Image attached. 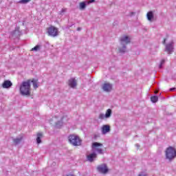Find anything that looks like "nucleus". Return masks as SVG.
Returning <instances> with one entry per match:
<instances>
[{
    "label": "nucleus",
    "instance_id": "obj_1",
    "mask_svg": "<svg viewBox=\"0 0 176 176\" xmlns=\"http://www.w3.org/2000/svg\"><path fill=\"white\" fill-rule=\"evenodd\" d=\"M20 93L22 96L31 95V80L23 81L20 86Z\"/></svg>",
    "mask_w": 176,
    "mask_h": 176
},
{
    "label": "nucleus",
    "instance_id": "obj_2",
    "mask_svg": "<svg viewBox=\"0 0 176 176\" xmlns=\"http://www.w3.org/2000/svg\"><path fill=\"white\" fill-rule=\"evenodd\" d=\"M68 139L70 144H72V145H74V146H79V145H80L82 142V140H80V138H79L78 135H69Z\"/></svg>",
    "mask_w": 176,
    "mask_h": 176
},
{
    "label": "nucleus",
    "instance_id": "obj_3",
    "mask_svg": "<svg viewBox=\"0 0 176 176\" xmlns=\"http://www.w3.org/2000/svg\"><path fill=\"white\" fill-rule=\"evenodd\" d=\"M166 158L168 160H173L176 157V150L173 146H169L165 151Z\"/></svg>",
    "mask_w": 176,
    "mask_h": 176
},
{
    "label": "nucleus",
    "instance_id": "obj_4",
    "mask_svg": "<svg viewBox=\"0 0 176 176\" xmlns=\"http://www.w3.org/2000/svg\"><path fill=\"white\" fill-rule=\"evenodd\" d=\"M47 32L50 36L54 37L58 36V29L53 25L47 28Z\"/></svg>",
    "mask_w": 176,
    "mask_h": 176
},
{
    "label": "nucleus",
    "instance_id": "obj_5",
    "mask_svg": "<svg viewBox=\"0 0 176 176\" xmlns=\"http://www.w3.org/2000/svg\"><path fill=\"white\" fill-rule=\"evenodd\" d=\"M102 146H104V145L101 143L94 142L92 144V149H94V151H96V152L99 153L100 155L103 153Z\"/></svg>",
    "mask_w": 176,
    "mask_h": 176
},
{
    "label": "nucleus",
    "instance_id": "obj_6",
    "mask_svg": "<svg viewBox=\"0 0 176 176\" xmlns=\"http://www.w3.org/2000/svg\"><path fill=\"white\" fill-rule=\"evenodd\" d=\"M97 170L98 171H99V173H101L102 174H107V173L109 171V169H108V166L105 164H102L99 165L97 167Z\"/></svg>",
    "mask_w": 176,
    "mask_h": 176
},
{
    "label": "nucleus",
    "instance_id": "obj_7",
    "mask_svg": "<svg viewBox=\"0 0 176 176\" xmlns=\"http://www.w3.org/2000/svg\"><path fill=\"white\" fill-rule=\"evenodd\" d=\"M12 86H13V83H12V81L8 80H5L2 84L3 89H10Z\"/></svg>",
    "mask_w": 176,
    "mask_h": 176
},
{
    "label": "nucleus",
    "instance_id": "obj_8",
    "mask_svg": "<svg viewBox=\"0 0 176 176\" xmlns=\"http://www.w3.org/2000/svg\"><path fill=\"white\" fill-rule=\"evenodd\" d=\"M120 42L122 45L124 43H125V45H129V43H130V38H129L128 36H124L120 38Z\"/></svg>",
    "mask_w": 176,
    "mask_h": 176
},
{
    "label": "nucleus",
    "instance_id": "obj_9",
    "mask_svg": "<svg viewBox=\"0 0 176 176\" xmlns=\"http://www.w3.org/2000/svg\"><path fill=\"white\" fill-rule=\"evenodd\" d=\"M97 158V154L96 153H91L87 155V159L88 162H94V159Z\"/></svg>",
    "mask_w": 176,
    "mask_h": 176
},
{
    "label": "nucleus",
    "instance_id": "obj_10",
    "mask_svg": "<svg viewBox=\"0 0 176 176\" xmlns=\"http://www.w3.org/2000/svg\"><path fill=\"white\" fill-rule=\"evenodd\" d=\"M68 85L72 89L76 87V85H77L76 80L75 78H70L68 81Z\"/></svg>",
    "mask_w": 176,
    "mask_h": 176
},
{
    "label": "nucleus",
    "instance_id": "obj_11",
    "mask_svg": "<svg viewBox=\"0 0 176 176\" xmlns=\"http://www.w3.org/2000/svg\"><path fill=\"white\" fill-rule=\"evenodd\" d=\"M102 89L104 91H111L112 90V85L105 82L102 86Z\"/></svg>",
    "mask_w": 176,
    "mask_h": 176
},
{
    "label": "nucleus",
    "instance_id": "obj_12",
    "mask_svg": "<svg viewBox=\"0 0 176 176\" xmlns=\"http://www.w3.org/2000/svg\"><path fill=\"white\" fill-rule=\"evenodd\" d=\"M111 131V126L109 125H103L102 127V134H107V133H109Z\"/></svg>",
    "mask_w": 176,
    "mask_h": 176
},
{
    "label": "nucleus",
    "instance_id": "obj_13",
    "mask_svg": "<svg viewBox=\"0 0 176 176\" xmlns=\"http://www.w3.org/2000/svg\"><path fill=\"white\" fill-rule=\"evenodd\" d=\"M173 49L174 47L173 45V43H169L166 45V51L167 52V53H168V54H171Z\"/></svg>",
    "mask_w": 176,
    "mask_h": 176
},
{
    "label": "nucleus",
    "instance_id": "obj_14",
    "mask_svg": "<svg viewBox=\"0 0 176 176\" xmlns=\"http://www.w3.org/2000/svg\"><path fill=\"white\" fill-rule=\"evenodd\" d=\"M33 83L34 89H38V79L33 78L30 80V83Z\"/></svg>",
    "mask_w": 176,
    "mask_h": 176
},
{
    "label": "nucleus",
    "instance_id": "obj_15",
    "mask_svg": "<svg viewBox=\"0 0 176 176\" xmlns=\"http://www.w3.org/2000/svg\"><path fill=\"white\" fill-rule=\"evenodd\" d=\"M43 137V134L41 133H37V138H36L37 144H41V142H42V140H41V138H42Z\"/></svg>",
    "mask_w": 176,
    "mask_h": 176
},
{
    "label": "nucleus",
    "instance_id": "obj_16",
    "mask_svg": "<svg viewBox=\"0 0 176 176\" xmlns=\"http://www.w3.org/2000/svg\"><path fill=\"white\" fill-rule=\"evenodd\" d=\"M153 17V12L152 11H150L147 13V19L148 21H151Z\"/></svg>",
    "mask_w": 176,
    "mask_h": 176
},
{
    "label": "nucleus",
    "instance_id": "obj_17",
    "mask_svg": "<svg viewBox=\"0 0 176 176\" xmlns=\"http://www.w3.org/2000/svg\"><path fill=\"white\" fill-rule=\"evenodd\" d=\"M112 115V110L110 109H107L105 113V118H109Z\"/></svg>",
    "mask_w": 176,
    "mask_h": 176
},
{
    "label": "nucleus",
    "instance_id": "obj_18",
    "mask_svg": "<svg viewBox=\"0 0 176 176\" xmlns=\"http://www.w3.org/2000/svg\"><path fill=\"white\" fill-rule=\"evenodd\" d=\"M22 140H23V137H21L20 138L14 139L13 141L15 145H17V144H20V142H21Z\"/></svg>",
    "mask_w": 176,
    "mask_h": 176
},
{
    "label": "nucleus",
    "instance_id": "obj_19",
    "mask_svg": "<svg viewBox=\"0 0 176 176\" xmlns=\"http://www.w3.org/2000/svg\"><path fill=\"white\" fill-rule=\"evenodd\" d=\"M159 100V98L157 96H151V101H152V102H157V101Z\"/></svg>",
    "mask_w": 176,
    "mask_h": 176
},
{
    "label": "nucleus",
    "instance_id": "obj_20",
    "mask_svg": "<svg viewBox=\"0 0 176 176\" xmlns=\"http://www.w3.org/2000/svg\"><path fill=\"white\" fill-rule=\"evenodd\" d=\"M41 50L40 45H36L34 47L32 48L31 52H38V50Z\"/></svg>",
    "mask_w": 176,
    "mask_h": 176
},
{
    "label": "nucleus",
    "instance_id": "obj_21",
    "mask_svg": "<svg viewBox=\"0 0 176 176\" xmlns=\"http://www.w3.org/2000/svg\"><path fill=\"white\" fill-rule=\"evenodd\" d=\"M86 8V3L85 2L80 3V9L83 10Z\"/></svg>",
    "mask_w": 176,
    "mask_h": 176
},
{
    "label": "nucleus",
    "instance_id": "obj_22",
    "mask_svg": "<svg viewBox=\"0 0 176 176\" xmlns=\"http://www.w3.org/2000/svg\"><path fill=\"white\" fill-rule=\"evenodd\" d=\"M31 0H21L19 2L20 3H28V2H30Z\"/></svg>",
    "mask_w": 176,
    "mask_h": 176
},
{
    "label": "nucleus",
    "instance_id": "obj_23",
    "mask_svg": "<svg viewBox=\"0 0 176 176\" xmlns=\"http://www.w3.org/2000/svg\"><path fill=\"white\" fill-rule=\"evenodd\" d=\"M104 118H105V116H104V114L100 113V114L99 115V119L102 120V119H104Z\"/></svg>",
    "mask_w": 176,
    "mask_h": 176
},
{
    "label": "nucleus",
    "instance_id": "obj_24",
    "mask_svg": "<svg viewBox=\"0 0 176 176\" xmlns=\"http://www.w3.org/2000/svg\"><path fill=\"white\" fill-rule=\"evenodd\" d=\"M120 52L124 53L126 52V47L124 46L123 49L120 48Z\"/></svg>",
    "mask_w": 176,
    "mask_h": 176
},
{
    "label": "nucleus",
    "instance_id": "obj_25",
    "mask_svg": "<svg viewBox=\"0 0 176 176\" xmlns=\"http://www.w3.org/2000/svg\"><path fill=\"white\" fill-rule=\"evenodd\" d=\"M163 64H164V60H162L161 61V63H160V68H162V65H163Z\"/></svg>",
    "mask_w": 176,
    "mask_h": 176
},
{
    "label": "nucleus",
    "instance_id": "obj_26",
    "mask_svg": "<svg viewBox=\"0 0 176 176\" xmlns=\"http://www.w3.org/2000/svg\"><path fill=\"white\" fill-rule=\"evenodd\" d=\"M162 43H163L164 45L166 44V38H164V41H162Z\"/></svg>",
    "mask_w": 176,
    "mask_h": 176
},
{
    "label": "nucleus",
    "instance_id": "obj_27",
    "mask_svg": "<svg viewBox=\"0 0 176 176\" xmlns=\"http://www.w3.org/2000/svg\"><path fill=\"white\" fill-rule=\"evenodd\" d=\"M175 89V88H170V91H173Z\"/></svg>",
    "mask_w": 176,
    "mask_h": 176
},
{
    "label": "nucleus",
    "instance_id": "obj_28",
    "mask_svg": "<svg viewBox=\"0 0 176 176\" xmlns=\"http://www.w3.org/2000/svg\"><path fill=\"white\" fill-rule=\"evenodd\" d=\"M95 0H89V3H92V2H94Z\"/></svg>",
    "mask_w": 176,
    "mask_h": 176
},
{
    "label": "nucleus",
    "instance_id": "obj_29",
    "mask_svg": "<svg viewBox=\"0 0 176 176\" xmlns=\"http://www.w3.org/2000/svg\"><path fill=\"white\" fill-rule=\"evenodd\" d=\"M77 30H78V31H80V28H78L77 29Z\"/></svg>",
    "mask_w": 176,
    "mask_h": 176
},
{
    "label": "nucleus",
    "instance_id": "obj_30",
    "mask_svg": "<svg viewBox=\"0 0 176 176\" xmlns=\"http://www.w3.org/2000/svg\"><path fill=\"white\" fill-rule=\"evenodd\" d=\"M157 93H158L157 91H155V94H157Z\"/></svg>",
    "mask_w": 176,
    "mask_h": 176
}]
</instances>
